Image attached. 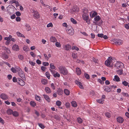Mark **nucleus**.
Segmentation results:
<instances>
[{
    "label": "nucleus",
    "mask_w": 129,
    "mask_h": 129,
    "mask_svg": "<svg viewBox=\"0 0 129 129\" xmlns=\"http://www.w3.org/2000/svg\"><path fill=\"white\" fill-rule=\"evenodd\" d=\"M101 17L99 16H96L94 18V21L93 22V23L94 25H97L99 26H100L102 24L103 21L101 19Z\"/></svg>",
    "instance_id": "1"
},
{
    "label": "nucleus",
    "mask_w": 129,
    "mask_h": 129,
    "mask_svg": "<svg viewBox=\"0 0 129 129\" xmlns=\"http://www.w3.org/2000/svg\"><path fill=\"white\" fill-rule=\"evenodd\" d=\"M61 74L64 75H66L68 74V71L64 67L60 66L58 67Z\"/></svg>",
    "instance_id": "2"
},
{
    "label": "nucleus",
    "mask_w": 129,
    "mask_h": 129,
    "mask_svg": "<svg viewBox=\"0 0 129 129\" xmlns=\"http://www.w3.org/2000/svg\"><path fill=\"white\" fill-rule=\"evenodd\" d=\"M17 69H18L19 70V71L17 72L18 73V74L19 75L22 79L24 80V79H25V75L23 72L22 71L21 69L19 67H18V68H17Z\"/></svg>",
    "instance_id": "3"
},
{
    "label": "nucleus",
    "mask_w": 129,
    "mask_h": 129,
    "mask_svg": "<svg viewBox=\"0 0 129 129\" xmlns=\"http://www.w3.org/2000/svg\"><path fill=\"white\" fill-rule=\"evenodd\" d=\"M115 66L117 69H121L123 67V64L120 61L117 62L115 64Z\"/></svg>",
    "instance_id": "4"
},
{
    "label": "nucleus",
    "mask_w": 129,
    "mask_h": 129,
    "mask_svg": "<svg viewBox=\"0 0 129 129\" xmlns=\"http://www.w3.org/2000/svg\"><path fill=\"white\" fill-rule=\"evenodd\" d=\"M114 41L116 45H122L123 43V41L119 39L114 40Z\"/></svg>",
    "instance_id": "5"
},
{
    "label": "nucleus",
    "mask_w": 129,
    "mask_h": 129,
    "mask_svg": "<svg viewBox=\"0 0 129 129\" xmlns=\"http://www.w3.org/2000/svg\"><path fill=\"white\" fill-rule=\"evenodd\" d=\"M12 49L13 50L15 51H18L19 50V48L18 46L17 45L15 44L12 47Z\"/></svg>",
    "instance_id": "6"
},
{
    "label": "nucleus",
    "mask_w": 129,
    "mask_h": 129,
    "mask_svg": "<svg viewBox=\"0 0 129 129\" xmlns=\"http://www.w3.org/2000/svg\"><path fill=\"white\" fill-rule=\"evenodd\" d=\"M33 15L36 18L38 19L40 17V15L37 12L34 11L33 12Z\"/></svg>",
    "instance_id": "7"
},
{
    "label": "nucleus",
    "mask_w": 129,
    "mask_h": 129,
    "mask_svg": "<svg viewBox=\"0 0 129 129\" xmlns=\"http://www.w3.org/2000/svg\"><path fill=\"white\" fill-rule=\"evenodd\" d=\"M0 97L4 100H6L8 99V96L5 93L1 94L0 95Z\"/></svg>",
    "instance_id": "8"
},
{
    "label": "nucleus",
    "mask_w": 129,
    "mask_h": 129,
    "mask_svg": "<svg viewBox=\"0 0 129 129\" xmlns=\"http://www.w3.org/2000/svg\"><path fill=\"white\" fill-rule=\"evenodd\" d=\"M75 82L76 84L78 85L79 86L80 88L82 89H83L84 88V87L83 86L81 83L79 81H78L77 80L75 81Z\"/></svg>",
    "instance_id": "9"
},
{
    "label": "nucleus",
    "mask_w": 129,
    "mask_h": 129,
    "mask_svg": "<svg viewBox=\"0 0 129 129\" xmlns=\"http://www.w3.org/2000/svg\"><path fill=\"white\" fill-rule=\"evenodd\" d=\"M18 83L21 85L23 86L25 84V83L24 81L20 79H18Z\"/></svg>",
    "instance_id": "10"
},
{
    "label": "nucleus",
    "mask_w": 129,
    "mask_h": 129,
    "mask_svg": "<svg viewBox=\"0 0 129 129\" xmlns=\"http://www.w3.org/2000/svg\"><path fill=\"white\" fill-rule=\"evenodd\" d=\"M117 121L120 123H122L124 121L123 118L121 117H118L117 118Z\"/></svg>",
    "instance_id": "11"
},
{
    "label": "nucleus",
    "mask_w": 129,
    "mask_h": 129,
    "mask_svg": "<svg viewBox=\"0 0 129 129\" xmlns=\"http://www.w3.org/2000/svg\"><path fill=\"white\" fill-rule=\"evenodd\" d=\"M65 50H69L71 49V46L69 44H67L65 45L64 47Z\"/></svg>",
    "instance_id": "12"
},
{
    "label": "nucleus",
    "mask_w": 129,
    "mask_h": 129,
    "mask_svg": "<svg viewBox=\"0 0 129 129\" xmlns=\"http://www.w3.org/2000/svg\"><path fill=\"white\" fill-rule=\"evenodd\" d=\"M88 12V10L86 8H84L83 11V14L82 15L83 16H85V15H88L87 14V13Z\"/></svg>",
    "instance_id": "13"
},
{
    "label": "nucleus",
    "mask_w": 129,
    "mask_h": 129,
    "mask_svg": "<svg viewBox=\"0 0 129 129\" xmlns=\"http://www.w3.org/2000/svg\"><path fill=\"white\" fill-rule=\"evenodd\" d=\"M67 33L70 35H72L74 34V30L73 29H69Z\"/></svg>",
    "instance_id": "14"
},
{
    "label": "nucleus",
    "mask_w": 129,
    "mask_h": 129,
    "mask_svg": "<svg viewBox=\"0 0 129 129\" xmlns=\"http://www.w3.org/2000/svg\"><path fill=\"white\" fill-rule=\"evenodd\" d=\"M57 92L58 94L59 95H62L63 93V91L60 88H59L57 90Z\"/></svg>",
    "instance_id": "15"
},
{
    "label": "nucleus",
    "mask_w": 129,
    "mask_h": 129,
    "mask_svg": "<svg viewBox=\"0 0 129 129\" xmlns=\"http://www.w3.org/2000/svg\"><path fill=\"white\" fill-rule=\"evenodd\" d=\"M76 73L77 75H79L81 74V72L80 69L78 68H76Z\"/></svg>",
    "instance_id": "16"
},
{
    "label": "nucleus",
    "mask_w": 129,
    "mask_h": 129,
    "mask_svg": "<svg viewBox=\"0 0 129 129\" xmlns=\"http://www.w3.org/2000/svg\"><path fill=\"white\" fill-rule=\"evenodd\" d=\"M45 90L47 93H49L51 92V89L48 87H45Z\"/></svg>",
    "instance_id": "17"
},
{
    "label": "nucleus",
    "mask_w": 129,
    "mask_h": 129,
    "mask_svg": "<svg viewBox=\"0 0 129 129\" xmlns=\"http://www.w3.org/2000/svg\"><path fill=\"white\" fill-rule=\"evenodd\" d=\"M50 40L51 42H56L57 40L56 38L52 36L51 37Z\"/></svg>",
    "instance_id": "18"
},
{
    "label": "nucleus",
    "mask_w": 129,
    "mask_h": 129,
    "mask_svg": "<svg viewBox=\"0 0 129 129\" xmlns=\"http://www.w3.org/2000/svg\"><path fill=\"white\" fill-rule=\"evenodd\" d=\"M43 96L45 99L48 101V102H50V100L48 96L46 94H43Z\"/></svg>",
    "instance_id": "19"
},
{
    "label": "nucleus",
    "mask_w": 129,
    "mask_h": 129,
    "mask_svg": "<svg viewBox=\"0 0 129 129\" xmlns=\"http://www.w3.org/2000/svg\"><path fill=\"white\" fill-rule=\"evenodd\" d=\"M114 79L115 80V81L117 82L119 81H120L119 78L117 75H115L114 76V78L113 79L114 81H115Z\"/></svg>",
    "instance_id": "20"
},
{
    "label": "nucleus",
    "mask_w": 129,
    "mask_h": 129,
    "mask_svg": "<svg viewBox=\"0 0 129 129\" xmlns=\"http://www.w3.org/2000/svg\"><path fill=\"white\" fill-rule=\"evenodd\" d=\"M123 70L121 69L116 70V72L117 74L119 75H121L122 74Z\"/></svg>",
    "instance_id": "21"
},
{
    "label": "nucleus",
    "mask_w": 129,
    "mask_h": 129,
    "mask_svg": "<svg viewBox=\"0 0 129 129\" xmlns=\"http://www.w3.org/2000/svg\"><path fill=\"white\" fill-rule=\"evenodd\" d=\"M110 88V87H109L108 86H106L104 89V90L107 92H109L111 90Z\"/></svg>",
    "instance_id": "22"
},
{
    "label": "nucleus",
    "mask_w": 129,
    "mask_h": 129,
    "mask_svg": "<svg viewBox=\"0 0 129 129\" xmlns=\"http://www.w3.org/2000/svg\"><path fill=\"white\" fill-rule=\"evenodd\" d=\"M25 27L27 31H29L31 29V27L29 24H26L25 25Z\"/></svg>",
    "instance_id": "23"
},
{
    "label": "nucleus",
    "mask_w": 129,
    "mask_h": 129,
    "mask_svg": "<svg viewBox=\"0 0 129 129\" xmlns=\"http://www.w3.org/2000/svg\"><path fill=\"white\" fill-rule=\"evenodd\" d=\"M97 13L96 12H94L92 14L90 13V15L91 17L93 18L95 17L97 15Z\"/></svg>",
    "instance_id": "24"
},
{
    "label": "nucleus",
    "mask_w": 129,
    "mask_h": 129,
    "mask_svg": "<svg viewBox=\"0 0 129 129\" xmlns=\"http://www.w3.org/2000/svg\"><path fill=\"white\" fill-rule=\"evenodd\" d=\"M64 93L67 95H69L70 92L69 90L67 89H65L64 90Z\"/></svg>",
    "instance_id": "25"
},
{
    "label": "nucleus",
    "mask_w": 129,
    "mask_h": 129,
    "mask_svg": "<svg viewBox=\"0 0 129 129\" xmlns=\"http://www.w3.org/2000/svg\"><path fill=\"white\" fill-rule=\"evenodd\" d=\"M71 104L72 105V106L74 107H77V106L76 102L74 101H72L71 102Z\"/></svg>",
    "instance_id": "26"
},
{
    "label": "nucleus",
    "mask_w": 129,
    "mask_h": 129,
    "mask_svg": "<svg viewBox=\"0 0 129 129\" xmlns=\"http://www.w3.org/2000/svg\"><path fill=\"white\" fill-rule=\"evenodd\" d=\"M111 63V62H110V61L108 60L106 61L105 62V64L107 66H109Z\"/></svg>",
    "instance_id": "27"
},
{
    "label": "nucleus",
    "mask_w": 129,
    "mask_h": 129,
    "mask_svg": "<svg viewBox=\"0 0 129 129\" xmlns=\"http://www.w3.org/2000/svg\"><path fill=\"white\" fill-rule=\"evenodd\" d=\"M13 111L11 109H8L7 110V112L9 115H11L13 113Z\"/></svg>",
    "instance_id": "28"
},
{
    "label": "nucleus",
    "mask_w": 129,
    "mask_h": 129,
    "mask_svg": "<svg viewBox=\"0 0 129 129\" xmlns=\"http://www.w3.org/2000/svg\"><path fill=\"white\" fill-rule=\"evenodd\" d=\"M12 114L14 116L16 117L17 116L19 115L18 112L16 111L13 112Z\"/></svg>",
    "instance_id": "29"
},
{
    "label": "nucleus",
    "mask_w": 129,
    "mask_h": 129,
    "mask_svg": "<svg viewBox=\"0 0 129 129\" xmlns=\"http://www.w3.org/2000/svg\"><path fill=\"white\" fill-rule=\"evenodd\" d=\"M30 104L32 106L34 107L36 105V104L34 101H31L30 102Z\"/></svg>",
    "instance_id": "30"
},
{
    "label": "nucleus",
    "mask_w": 129,
    "mask_h": 129,
    "mask_svg": "<svg viewBox=\"0 0 129 129\" xmlns=\"http://www.w3.org/2000/svg\"><path fill=\"white\" fill-rule=\"evenodd\" d=\"M53 76L54 77H60V75L58 72H56L55 74L54 73L53 74Z\"/></svg>",
    "instance_id": "31"
},
{
    "label": "nucleus",
    "mask_w": 129,
    "mask_h": 129,
    "mask_svg": "<svg viewBox=\"0 0 129 129\" xmlns=\"http://www.w3.org/2000/svg\"><path fill=\"white\" fill-rule=\"evenodd\" d=\"M35 98L36 100L38 101L39 102H40L41 101V97L40 96H38L37 95H35Z\"/></svg>",
    "instance_id": "32"
},
{
    "label": "nucleus",
    "mask_w": 129,
    "mask_h": 129,
    "mask_svg": "<svg viewBox=\"0 0 129 129\" xmlns=\"http://www.w3.org/2000/svg\"><path fill=\"white\" fill-rule=\"evenodd\" d=\"M88 15H85V16H83L82 15V17L83 19L85 20H87L88 19Z\"/></svg>",
    "instance_id": "33"
},
{
    "label": "nucleus",
    "mask_w": 129,
    "mask_h": 129,
    "mask_svg": "<svg viewBox=\"0 0 129 129\" xmlns=\"http://www.w3.org/2000/svg\"><path fill=\"white\" fill-rule=\"evenodd\" d=\"M42 83L44 85L47 84V80L45 79H43L42 81Z\"/></svg>",
    "instance_id": "34"
},
{
    "label": "nucleus",
    "mask_w": 129,
    "mask_h": 129,
    "mask_svg": "<svg viewBox=\"0 0 129 129\" xmlns=\"http://www.w3.org/2000/svg\"><path fill=\"white\" fill-rule=\"evenodd\" d=\"M71 22L74 24H76L77 23L76 21L73 18H71Z\"/></svg>",
    "instance_id": "35"
},
{
    "label": "nucleus",
    "mask_w": 129,
    "mask_h": 129,
    "mask_svg": "<svg viewBox=\"0 0 129 129\" xmlns=\"http://www.w3.org/2000/svg\"><path fill=\"white\" fill-rule=\"evenodd\" d=\"M45 74L46 77L49 79H50V75L49 72H47L45 73Z\"/></svg>",
    "instance_id": "36"
},
{
    "label": "nucleus",
    "mask_w": 129,
    "mask_h": 129,
    "mask_svg": "<svg viewBox=\"0 0 129 129\" xmlns=\"http://www.w3.org/2000/svg\"><path fill=\"white\" fill-rule=\"evenodd\" d=\"M56 105L58 106H60L61 104V102L59 101H57L56 102Z\"/></svg>",
    "instance_id": "37"
},
{
    "label": "nucleus",
    "mask_w": 129,
    "mask_h": 129,
    "mask_svg": "<svg viewBox=\"0 0 129 129\" xmlns=\"http://www.w3.org/2000/svg\"><path fill=\"white\" fill-rule=\"evenodd\" d=\"M54 118L57 120H59L60 119V117L58 115H55L54 116Z\"/></svg>",
    "instance_id": "38"
},
{
    "label": "nucleus",
    "mask_w": 129,
    "mask_h": 129,
    "mask_svg": "<svg viewBox=\"0 0 129 129\" xmlns=\"http://www.w3.org/2000/svg\"><path fill=\"white\" fill-rule=\"evenodd\" d=\"M23 50L25 51H27L29 50V49L28 47L25 46L23 47Z\"/></svg>",
    "instance_id": "39"
},
{
    "label": "nucleus",
    "mask_w": 129,
    "mask_h": 129,
    "mask_svg": "<svg viewBox=\"0 0 129 129\" xmlns=\"http://www.w3.org/2000/svg\"><path fill=\"white\" fill-rule=\"evenodd\" d=\"M84 75L85 77L88 79H89L90 78V77L89 75L85 73L84 74Z\"/></svg>",
    "instance_id": "40"
},
{
    "label": "nucleus",
    "mask_w": 129,
    "mask_h": 129,
    "mask_svg": "<svg viewBox=\"0 0 129 129\" xmlns=\"http://www.w3.org/2000/svg\"><path fill=\"white\" fill-rule=\"evenodd\" d=\"M72 56L73 58L75 59L77 58V55L74 53H72Z\"/></svg>",
    "instance_id": "41"
},
{
    "label": "nucleus",
    "mask_w": 129,
    "mask_h": 129,
    "mask_svg": "<svg viewBox=\"0 0 129 129\" xmlns=\"http://www.w3.org/2000/svg\"><path fill=\"white\" fill-rule=\"evenodd\" d=\"M38 124L39 126L42 129H43L44 128V126L43 124L42 123H38Z\"/></svg>",
    "instance_id": "42"
},
{
    "label": "nucleus",
    "mask_w": 129,
    "mask_h": 129,
    "mask_svg": "<svg viewBox=\"0 0 129 129\" xmlns=\"http://www.w3.org/2000/svg\"><path fill=\"white\" fill-rule=\"evenodd\" d=\"M55 45L56 47H60L61 46L60 43L58 42H56L55 43Z\"/></svg>",
    "instance_id": "43"
},
{
    "label": "nucleus",
    "mask_w": 129,
    "mask_h": 129,
    "mask_svg": "<svg viewBox=\"0 0 129 129\" xmlns=\"http://www.w3.org/2000/svg\"><path fill=\"white\" fill-rule=\"evenodd\" d=\"M105 116L108 118H110V113L109 112H107L105 113Z\"/></svg>",
    "instance_id": "44"
},
{
    "label": "nucleus",
    "mask_w": 129,
    "mask_h": 129,
    "mask_svg": "<svg viewBox=\"0 0 129 129\" xmlns=\"http://www.w3.org/2000/svg\"><path fill=\"white\" fill-rule=\"evenodd\" d=\"M77 121L79 123H82V120L80 118H78L77 119Z\"/></svg>",
    "instance_id": "45"
},
{
    "label": "nucleus",
    "mask_w": 129,
    "mask_h": 129,
    "mask_svg": "<svg viewBox=\"0 0 129 129\" xmlns=\"http://www.w3.org/2000/svg\"><path fill=\"white\" fill-rule=\"evenodd\" d=\"M122 94L124 96H126L128 97H129V95H128L127 93L122 92Z\"/></svg>",
    "instance_id": "46"
},
{
    "label": "nucleus",
    "mask_w": 129,
    "mask_h": 129,
    "mask_svg": "<svg viewBox=\"0 0 129 129\" xmlns=\"http://www.w3.org/2000/svg\"><path fill=\"white\" fill-rule=\"evenodd\" d=\"M122 84L125 86H126L128 85V83L126 81H124L122 82Z\"/></svg>",
    "instance_id": "47"
},
{
    "label": "nucleus",
    "mask_w": 129,
    "mask_h": 129,
    "mask_svg": "<svg viewBox=\"0 0 129 129\" xmlns=\"http://www.w3.org/2000/svg\"><path fill=\"white\" fill-rule=\"evenodd\" d=\"M72 10L73 12H75L78 11V9L76 7H74L72 8Z\"/></svg>",
    "instance_id": "48"
},
{
    "label": "nucleus",
    "mask_w": 129,
    "mask_h": 129,
    "mask_svg": "<svg viewBox=\"0 0 129 129\" xmlns=\"http://www.w3.org/2000/svg\"><path fill=\"white\" fill-rule=\"evenodd\" d=\"M98 82L102 84H103L104 83V82L102 80H101L100 79H98Z\"/></svg>",
    "instance_id": "49"
},
{
    "label": "nucleus",
    "mask_w": 129,
    "mask_h": 129,
    "mask_svg": "<svg viewBox=\"0 0 129 129\" xmlns=\"http://www.w3.org/2000/svg\"><path fill=\"white\" fill-rule=\"evenodd\" d=\"M11 70L12 72L13 73H16L17 72V71L14 68H11Z\"/></svg>",
    "instance_id": "50"
},
{
    "label": "nucleus",
    "mask_w": 129,
    "mask_h": 129,
    "mask_svg": "<svg viewBox=\"0 0 129 129\" xmlns=\"http://www.w3.org/2000/svg\"><path fill=\"white\" fill-rule=\"evenodd\" d=\"M124 27L126 29H128L129 28V23L125 24Z\"/></svg>",
    "instance_id": "51"
},
{
    "label": "nucleus",
    "mask_w": 129,
    "mask_h": 129,
    "mask_svg": "<svg viewBox=\"0 0 129 129\" xmlns=\"http://www.w3.org/2000/svg\"><path fill=\"white\" fill-rule=\"evenodd\" d=\"M50 68L51 69H54L55 67L53 63H51L50 64Z\"/></svg>",
    "instance_id": "52"
},
{
    "label": "nucleus",
    "mask_w": 129,
    "mask_h": 129,
    "mask_svg": "<svg viewBox=\"0 0 129 129\" xmlns=\"http://www.w3.org/2000/svg\"><path fill=\"white\" fill-rule=\"evenodd\" d=\"M96 101L98 103L102 104L103 102V100L102 99L98 100H96Z\"/></svg>",
    "instance_id": "53"
},
{
    "label": "nucleus",
    "mask_w": 129,
    "mask_h": 129,
    "mask_svg": "<svg viewBox=\"0 0 129 129\" xmlns=\"http://www.w3.org/2000/svg\"><path fill=\"white\" fill-rule=\"evenodd\" d=\"M18 58L21 60H22L23 59V56L22 55H19L18 56Z\"/></svg>",
    "instance_id": "54"
},
{
    "label": "nucleus",
    "mask_w": 129,
    "mask_h": 129,
    "mask_svg": "<svg viewBox=\"0 0 129 129\" xmlns=\"http://www.w3.org/2000/svg\"><path fill=\"white\" fill-rule=\"evenodd\" d=\"M51 87L54 90L55 89V87L53 83H52L51 84Z\"/></svg>",
    "instance_id": "55"
},
{
    "label": "nucleus",
    "mask_w": 129,
    "mask_h": 129,
    "mask_svg": "<svg viewBox=\"0 0 129 129\" xmlns=\"http://www.w3.org/2000/svg\"><path fill=\"white\" fill-rule=\"evenodd\" d=\"M17 36L19 37H21L22 36V34H21L20 32H17Z\"/></svg>",
    "instance_id": "56"
},
{
    "label": "nucleus",
    "mask_w": 129,
    "mask_h": 129,
    "mask_svg": "<svg viewBox=\"0 0 129 129\" xmlns=\"http://www.w3.org/2000/svg\"><path fill=\"white\" fill-rule=\"evenodd\" d=\"M43 64L44 66H47L49 65V63L48 62H43Z\"/></svg>",
    "instance_id": "57"
},
{
    "label": "nucleus",
    "mask_w": 129,
    "mask_h": 129,
    "mask_svg": "<svg viewBox=\"0 0 129 129\" xmlns=\"http://www.w3.org/2000/svg\"><path fill=\"white\" fill-rule=\"evenodd\" d=\"M72 49L73 50L75 49L77 51L79 50V48L77 47L73 46L72 47Z\"/></svg>",
    "instance_id": "58"
},
{
    "label": "nucleus",
    "mask_w": 129,
    "mask_h": 129,
    "mask_svg": "<svg viewBox=\"0 0 129 129\" xmlns=\"http://www.w3.org/2000/svg\"><path fill=\"white\" fill-rule=\"evenodd\" d=\"M53 26V24L51 23H50L48 24L47 25V27H48Z\"/></svg>",
    "instance_id": "59"
},
{
    "label": "nucleus",
    "mask_w": 129,
    "mask_h": 129,
    "mask_svg": "<svg viewBox=\"0 0 129 129\" xmlns=\"http://www.w3.org/2000/svg\"><path fill=\"white\" fill-rule=\"evenodd\" d=\"M13 81L14 82H18V81H17V79L15 77H13Z\"/></svg>",
    "instance_id": "60"
},
{
    "label": "nucleus",
    "mask_w": 129,
    "mask_h": 129,
    "mask_svg": "<svg viewBox=\"0 0 129 129\" xmlns=\"http://www.w3.org/2000/svg\"><path fill=\"white\" fill-rule=\"evenodd\" d=\"M16 15L17 16H19L21 15V14L19 11L17 12L16 13Z\"/></svg>",
    "instance_id": "61"
},
{
    "label": "nucleus",
    "mask_w": 129,
    "mask_h": 129,
    "mask_svg": "<svg viewBox=\"0 0 129 129\" xmlns=\"http://www.w3.org/2000/svg\"><path fill=\"white\" fill-rule=\"evenodd\" d=\"M46 69V68L44 66H42L41 67V69L43 71H45Z\"/></svg>",
    "instance_id": "62"
},
{
    "label": "nucleus",
    "mask_w": 129,
    "mask_h": 129,
    "mask_svg": "<svg viewBox=\"0 0 129 129\" xmlns=\"http://www.w3.org/2000/svg\"><path fill=\"white\" fill-rule=\"evenodd\" d=\"M104 35L103 34H99L98 35V36L99 37L102 38L103 37Z\"/></svg>",
    "instance_id": "63"
},
{
    "label": "nucleus",
    "mask_w": 129,
    "mask_h": 129,
    "mask_svg": "<svg viewBox=\"0 0 129 129\" xmlns=\"http://www.w3.org/2000/svg\"><path fill=\"white\" fill-rule=\"evenodd\" d=\"M30 54L33 57H35V56L34 54V52H30Z\"/></svg>",
    "instance_id": "64"
}]
</instances>
